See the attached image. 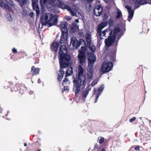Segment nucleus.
<instances>
[{
    "label": "nucleus",
    "instance_id": "nucleus-1",
    "mask_svg": "<svg viewBox=\"0 0 151 151\" xmlns=\"http://www.w3.org/2000/svg\"><path fill=\"white\" fill-rule=\"evenodd\" d=\"M68 50L66 46L62 45L60 47L58 52L60 55L59 61L60 69L58 73V81H61L63 77L65 72L64 68H65L70 65L71 56L67 53Z\"/></svg>",
    "mask_w": 151,
    "mask_h": 151
},
{
    "label": "nucleus",
    "instance_id": "nucleus-2",
    "mask_svg": "<svg viewBox=\"0 0 151 151\" xmlns=\"http://www.w3.org/2000/svg\"><path fill=\"white\" fill-rule=\"evenodd\" d=\"M78 79H74L73 81V91L75 92V96L77 97L78 93L81 89L84 88L86 85V78L83 74L84 69L81 66L79 65L78 67Z\"/></svg>",
    "mask_w": 151,
    "mask_h": 151
},
{
    "label": "nucleus",
    "instance_id": "nucleus-3",
    "mask_svg": "<svg viewBox=\"0 0 151 151\" xmlns=\"http://www.w3.org/2000/svg\"><path fill=\"white\" fill-rule=\"evenodd\" d=\"M57 15L50 13H42L40 21L42 26L47 25L49 27L57 24L58 22Z\"/></svg>",
    "mask_w": 151,
    "mask_h": 151
},
{
    "label": "nucleus",
    "instance_id": "nucleus-4",
    "mask_svg": "<svg viewBox=\"0 0 151 151\" xmlns=\"http://www.w3.org/2000/svg\"><path fill=\"white\" fill-rule=\"evenodd\" d=\"M96 60L95 56L91 53L88 58V67L87 69V76L88 79H91L93 77V65Z\"/></svg>",
    "mask_w": 151,
    "mask_h": 151
},
{
    "label": "nucleus",
    "instance_id": "nucleus-5",
    "mask_svg": "<svg viewBox=\"0 0 151 151\" xmlns=\"http://www.w3.org/2000/svg\"><path fill=\"white\" fill-rule=\"evenodd\" d=\"M62 34L59 41L60 43H63L66 41L68 37L67 24L66 22H62L60 24Z\"/></svg>",
    "mask_w": 151,
    "mask_h": 151
},
{
    "label": "nucleus",
    "instance_id": "nucleus-6",
    "mask_svg": "<svg viewBox=\"0 0 151 151\" xmlns=\"http://www.w3.org/2000/svg\"><path fill=\"white\" fill-rule=\"evenodd\" d=\"M38 139L40 141V143L38 140H37V142H33L29 147H27L28 151H41L40 149H38V145L39 146H40L41 145L40 141L41 140L39 138H38Z\"/></svg>",
    "mask_w": 151,
    "mask_h": 151
},
{
    "label": "nucleus",
    "instance_id": "nucleus-7",
    "mask_svg": "<svg viewBox=\"0 0 151 151\" xmlns=\"http://www.w3.org/2000/svg\"><path fill=\"white\" fill-rule=\"evenodd\" d=\"M109 36H108L107 39H106L105 40L106 45L108 47L111 46L116 39V38L112 36L113 32L112 30H110L109 29Z\"/></svg>",
    "mask_w": 151,
    "mask_h": 151
},
{
    "label": "nucleus",
    "instance_id": "nucleus-8",
    "mask_svg": "<svg viewBox=\"0 0 151 151\" xmlns=\"http://www.w3.org/2000/svg\"><path fill=\"white\" fill-rule=\"evenodd\" d=\"M49 4L48 6V10L51 11L54 9L56 7L59 3H60V1L59 0H48Z\"/></svg>",
    "mask_w": 151,
    "mask_h": 151
},
{
    "label": "nucleus",
    "instance_id": "nucleus-9",
    "mask_svg": "<svg viewBox=\"0 0 151 151\" xmlns=\"http://www.w3.org/2000/svg\"><path fill=\"white\" fill-rule=\"evenodd\" d=\"M86 54L78 53L77 56V60L80 64V65L82 66L86 64Z\"/></svg>",
    "mask_w": 151,
    "mask_h": 151
},
{
    "label": "nucleus",
    "instance_id": "nucleus-10",
    "mask_svg": "<svg viewBox=\"0 0 151 151\" xmlns=\"http://www.w3.org/2000/svg\"><path fill=\"white\" fill-rule=\"evenodd\" d=\"M38 1L36 0L32 1V6L33 9L36 11L37 18L39 17L40 14V8L38 5Z\"/></svg>",
    "mask_w": 151,
    "mask_h": 151
},
{
    "label": "nucleus",
    "instance_id": "nucleus-11",
    "mask_svg": "<svg viewBox=\"0 0 151 151\" xmlns=\"http://www.w3.org/2000/svg\"><path fill=\"white\" fill-rule=\"evenodd\" d=\"M113 65V63L110 62L104 63L102 65V71L105 73L109 71L112 68Z\"/></svg>",
    "mask_w": 151,
    "mask_h": 151
},
{
    "label": "nucleus",
    "instance_id": "nucleus-12",
    "mask_svg": "<svg viewBox=\"0 0 151 151\" xmlns=\"http://www.w3.org/2000/svg\"><path fill=\"white\" fill-rule=\"evenodd\" d=\"M61 44L59 42H56L55 41H54L50 46L51 50L54 54L55 56H56L57 54L58 50L60 45Z\"/></svg>",
    "mask_w": 151,
    "mask_h": 151
},
{
    "label": "nucleus",
    "instance_id": "nucleus-13",
    "mask_svg": "<svg viewBox=\"0 0 151 151\" xmlns=\"http://www.w3.org/2000/svg\"><path fill=\"white\" fill-rule=\"evenodd\" d=\"M103 9L101 4H98L95 7L94 11V14L96 16H99L102 13Z\"/></svg>",
    "mask_w": 151,
    "mask_h": 151
},
{
    "label": "nucleus",
    "instance_id": "nucleus-14",
    "mask_svg": "<svg viewBox=\"0 0 151 151\" xmlns=\"http://www.w3.org/2000/svg\"><path fill=\"white\" fill-rule=\"evenodd\" d=\"M9 2V0H0V7L7 10L8 12H9V6L8 4Z\"/></svg>",
    "mask_w": 151,
    "mask_h": 151
},
{
    "label": "nucleus",
    "instance_id": "nucleus-15",
    "mask_svg": "<svg viewBox=\"0 0 151 151\" xmlns=\"http://www.w3.org/2000/svg\"><path fill=\"white\" fill-rule=\"evenodd\" d=\"M40 72V69L38 68H36L34 66L31 68V73L28 74L27 77L28 78H31L34 75H36Z\"/></svg>",
    "mask_w": 151,
    "mask_h": 151
},
{
    "label": "nucleus",
    "instance_id": "nucleus-16",
    "mask_svg": "<svg viewBox=\"0 0 151 151\" xmlns=\"http://www.w3.org/2000/svg\"><path fill=\"white\" fill-rule=\"evenodd\" d=\"M82 41L83 40H80L79 41L76 39H72L70 41V44H72V45L74 48L77 49L82 44Z\"/></svg>",
    "mask_w": 151,
    "mask_h": 151
},
{
    "label": "nucleus",
    "instance_id": "nucleus-17",
    "mask_svg": "<svg viewBox=\"0 0 151 151\" xmlns=\"http://www.w3.org/2000/svg\"><path fill=\"white\" fill-rule=\"evenodd\" d=\"M125 7L128 10L129 14L128 17V20L129 22H130L133 17L134 14V10H132V8L130 6H126Z\"/></svg>",
    "mask_w": 151,
    "mask_h": 151
},
{
    "label": "nucleus",
    "instance_id": "nucleus-18",
    "mask_svg": "<svg viewBox=\"0 0 151 151\" xmlns=\"http://www.w3.org/2000/svg\"><path fill=\"white\" fill-rule=\"evenodd\" d=\"M90 87V86H88L85 90L81 93L82 100L84 101H85L87 96L88 95L89 91L91 90V88Z\"/></svg>",
    "mask_w": 151,
    "mask_h": 151
},
{
    "label": "nucleus",
    "instance_id": "nucleus-19",
    "mask_svg": "<svg viewBox=\"0 0 151 151\" xmlns=\"http://www.w3.org/2000/svg\"><path fill=\"white\" fill-rule=\"evenodd\" d=\"M57 7L63 9H67L70 12L72 10L71 8L69 6L65 4L64 3L60 1V3H59Z\"/></svg>",
    "mask_w": 151,
    "mask_h": 151
},
{
    "label": "nucleus",
    "instance_id": "nucleus-20",
    "mask_svg": "<svg viewBox=\"0 0 151 151\" xmlns=\"http://www.w3.org/2000/svg\"><path fill=\"white\" fill-rule=\"evenodd\" d=\"M26 90V88L25 87L23 86L22 85L20 84L16 85L13 89H12V91H17L19 90L20 91Z\"/></svg>",
    "mask_w": 151,
    "mask_h": 151
},
{
    "label": "nucleus",
    "instance_id": "nucleus-21",
    "mask_svg": "<svg viewBox=\"0 0 151 151\" xmlns=\"http://www.w3.org/2000/svg\"><path fill=\"white\" fill-rule=\"evenodd\" d=\"M116 50H113L109 53L110 58L112 61H114L116 58Z\"/></svg>",
    "mask_w": 151,
    "mask_h": 151
},
{
    "label": "nucleus",
    "instance_id": "nucleus-22",
    "mask_svg": "<svg viewBox=\"0 0 151 151\" xmlns=\"http://www.w3.org/2000/svg\"><path fill=\"white\" fill-rule=\"evenodd\" d=\"M121 29L120 28L118 27H115L113 29V31L112 34V36L115 38H116V36L117 34L121 31Z\"/></svg>",
    "mask_w": 151,
    "mask_h": 151
},
{
    "label": "nucleus",
    "instance_id": "nucleus-23",
    "mask_svg": "<svg viewBox=\"0 0 151 151\" xmlns=\"http://www.w3.org/2000/svg\"><path fill=\"white\" fill-rule=\"evenodd\" d=\"M73 73V69L72 67H70L68 68L67 71L65 74V77H67V76L71 75Z\"/></svg>",
    "mask_w": 151,
    "mask_h": 151
},
{
    "label": "nucleus",
    "instance_id": "nucleus-24",
    "mask_svg": "<svg viewBox=\"0 0 151 151\" xmlns=\"http://www.w3.org/2000/svg\"><path fill=\"white\" fill-rule=\"evenodd\" d=\"M105 25L103 23H101L99 24L98 26V29L97 30V33H100V34L101 33L102 29L104 27Z\"/></svg>",
    "mask_w": 151,
    "mask_h": 151
},
{
    "label": "nucleus",
    "instance_id": "nucleus-25",
    "mask_svg": "<svg viewBox=\"0 0 151 151\" xmlns=\"http://www.w3.org/2000/svg\"><path fill=\"white\" fill-rule=\"evenodd\" d=\"M70 83V81L68 78L65 77L63 81L62 85L63 86H69Z\"/></svg>",
    "mask_w": 151,
    "mask_h": 151
},
{
    "label": "nucleus",
    "instance_id": "nucleus-26",
    "mask_svg": "<svg viewBox=\"0 0 151 151\" xmlns=\"http://www.w3.org/2000/svg\"><path fill=\"white\" fill-rule=\"evenodd\" d=\"M109 30L107 29L106 30H104L103 32H102L101 31V33L100 34V33H97L99 35L100 38L101 39H103V37L106 34V32H109Z\"/></svg>",
    "mask_w": 151,
    "mask_h": 151
},
{
    "label": "nucleus",
    "instance_id": "nucleus-27",
    "mask_svg": "<svg viewBox=\"0 0 151 151\" xmlns=\"http://www.w3.org/2000/svg\"><path fill=\"white\" fill-rule=\"evenodd\" d=\"M24 53L23 52H19L16 54V58L17 60L20 59L24 57Z\"/></svg>",
    "mask_w": 151,
    "mask_h": 151
},
{
    "label": "nucleus",
    "instance_id": "nucleus-28",
    "mask_svg": "<svg viewBox=\"0 0 151 151\" xmlns=\"http://www.w3.org/2000/svg\"><path fill=\"white\" fill-rule=\"evenodd\" d=\"M87 49L86 47L84 46H82L81 47V49L78 51V53H82L83 54H86L85 52L86 51Z\"/></svg>",
    "mask_w": 151,
    "mask_h": 151
},
{
    "label": "nucleus",
    "instance_id": "nucleus-29",
    "mask_svg": "<svg viewBox=\"0 0 151 151\" xmlns=\"http://www.w3.org/2000/svg\"><path fill=\"white\" fill-rule=\"evenodd\" d=\"M90 50L92 52H94L96 50V47L93 45H88Z\"/></svg>",
    "mask_w": 151,
    "mask_h": 151
},
{
    "label": "nucleus",
    "instance_id": "nucleus-30",
    "mask_svg": "<svg viewBox=\"0 0 151 151\" xmlns=\"http://www.w3.org/2000/svg\"><path fill=\"white\" fill-rule=\"evenodd\" d=\"M139 0H135V1L134 2V3H135L134 5V8L135 9H137L139 8L140 5V2H139Z\"/></svg>",
    "mask_w": 151,
    "mask_h": 151
},
{
    "label": "nucleus",
    "instance_id": "nucleus-31",
    "mask_svg": "<svg viewBox=\"0 0 151 151\" xmlns=\"http://www.w3.org/2000/svg\"><path fill=\"white\" fill-rule=\"evenodd\" d=\"M18 2L20 3L21 6H22L25 4L27 1L26 0H19Z\"/></svg>",
    "mask_w": 151,
    "mask_h": 151
},
{
    "label": "nucleus",
    "instance_id": "nucleus-32",
    "mask_svg": "<svg viewBox=\"0 0 151 151\" xmlns=\"http://www.w3.org/2000/svg\"><path fill=\"white\" fill-rule=\"evenodd\" d=\"M117 15L116 17V18L118 19L122 15V13L120 10H119L117 12Z\"/></svg>",
    "mask_w": 151,
    "mask_h": 151
},
{
    "label": "nucleus",
    "instance_id": "nucleus-33",
    "mask_svg": "<svg viewBox=\"0 0 151 151\" xmlns=\"http://www.w3.org/2000/svg\"><path fill=\"white\" fill-rule=\"evenodd\" d=\"M40 2L41 4L46 5L49 3V1L48 0H40Z\"/></svg>",
    "mask_w": 151,
    "mask_h": 151
},
{
    "label": "nucleus",
    "instance_id": "nucleus-34",
    "mask_svg": "<svg viewBox=\"0 0 151 151\" xmlns=\"http://www.w3.org/2000/svg\"><path fill=\"white\" fill-rule=\"evenodd\" d=\"M108 24L109 25L111 26H112L114 25V22L112 19L110 18L108 20Z\"/></svg>",
    "mask_w": 151,
    "mask_h": 151
},
{
    "label": "nucleus",
    "instance_id": "nucleus-35",
    "mask_svg": "<svg viewBox=\"0 0 151 151\" xmlns=\"http://www.w3.org/2000/svg\"><path fill=\"white\" fill-rule=\"evenodd\" d=\"M104 141V138L103 137H101L99 139V142L100 144H102Z\"/></svg>",
    "mask_w": 151,
    "mask_h": 151
},
{
    "label": "nucleus",
    "instance_id": "nucleus-36",
    "mask_svg": "<svg viewBox=\"0 0 151 151\" xmlns=\"http://www.w3.org/2000/svg\"><path fill=\"white\" fill-rule=\"evenodd\" d=\"M98 81L96 80H94L91 83V85L92 86H95L97 83Z\"/></svg>",
    "mask_w": 151,
    "mask_h": 151
},
{
    "label": "nucleus",
    "instance_id": "nucleus-37",
    "mask_svg": "<svg viewBox=\"0 0 151 151\" xmlns=\"http://www.w3.org/2000/svg\"><path fill=\"white\" fill-rule=\"evenodd\" d=\"M86 41L88 44V45H90L91 43V38L86 39Z\"/></svg>",
    "mask_w": 151,
    "mask_h": 151
},
{
    "label": "nucleus",
    "instance_id": "nucleus-38",
    "mask_svg": "<svg viewBox=\"0 0 151 151\" xmlns=\"http://www.w3.org/2000/svg\"><path fill=\"white\" fill-rule=\"evenodd\" d=\"M16 58V54H14L11 56V59L13 60L14 61L17 60Z\"/></svg>",
    "mask_w": 151,
    "mask_h": 151
},
{
    "label": "nucleus",
    "instance_id": "nucleus-39",
    "mask_svg": "<svg viewBox=\"0 0 151 151\" xmlns=\"http://www.w3.org/2000/svg\"><path fill=\"white\" fill-rule=\"evenodd\" d=\"M104 89V87L103 86H101L99 87V88H98V89L97 90L99 91V92H101V91H102Z\"/></svg>",
    "mask_w": 151,
    "mask_h": 151
},
{
    "label": "nucleus",
    "instance_id": "nucleus-40",
    "mask_svg": "<svg viewBox=\"0 0 151 151\" xmlns=\"http://www.w3.org/2000/svg\"><path fill=\"white\" fill-rule=\"evenodd\" d=\"M9 13H7L5 14V17L6 18V20L9 21Z\"/></svg>",
    "mask_w": 151,
    "mask_h": 151
},
{
    "label": "nucleus",
    "instance_id": "nucleus-41",
    "mask_svg": "<svg viewBox=\"0 0 151 151\" xmlns=\"http://www.w3.org/2000/svg\"><path fill=\"white\" fill-rule=\"evenodd\" d=\"M70 13L72 16H75L76 15V12H74L72 9L70 12Z\"/></svg>",
    "mask_w": 151,
    "mask_h": 151
},
{
    "label": "nucleus",
    "instance_id": "nucleus-42",
    "mask_svg": "<svg viewBox=\"0 0 151 151\" xmlns=\"http://www.w3.org/2000/svg\"><path fill=\"white\" fill-rule=\"evenodd\" d=\"M88 38H91V36L89 33H88L86 35V38L88 39Z\"/></svg>",
    "mask_w": 151,
    "mask_h": 151
},
{
    "label": "nucleus",
    "instance_id": "nucleus-43",
    "mask_svg": "<svg viewBox=\"0 0 151 151\" xmlns=\"http://www.w3.org/2000/svg\"><path fill=\"white\" fill-rule=\"evenodd\" d=\"M140 146L139 145L136 146L134 148V150H136L139 151L140 150Z\"/></svg>",
    "mask_w": 151,
    "mask_h": 151
},
{
    "label": "nucleus",
    "instance_id": "nucleus-44",
    "mask_svg": "<svg viewBox=\"0 0 151 151\" xmlns=\"http://www.w3.org/2000/svg\"><path fill=\"white\" fill-rule=\"evenodd\" d=\"M136 119V118L135 117H133V118H132L131 119H130L129 120V122H133L134 121V120H135Z\"/></svg>",
    "mask_w": 151,
    "mask_h": 151
},
{
    "label": "nucleus",
    "instance_id": "nucleus-45",
    "mask_svg": "<svg viewBox=\"0 0 151 151\" xmlns=\"http://www.w3.org/2000/svg\"><path fill=\"white\" fill-rule=\"evenodd\" d=\"M69 86H64V91H68L69 90V88L68 87Z\"/></svg>",
    "mask_w": 151,
    "mask_h": 151
},
{
    "label": "nucleus",
    "instance_id": "nucleus-46",
    "mask_svg": "<svg viewBox=\"0 0 151 151\" xmlns=\"http://www.w3.org/2000/svg\"><path fill=\"white\" fill-rule=\"evenodd\" d=\"M12 53H16L17 52V50L15 48H13L12 50Z\"/></svg>",
    "mask_w": 151,
    "mask_h": 151
},
{
    "label": "nucleus",
    "instance_id": "nucleus-47",
    "mask_svg": "<svg viewBox=\"0 0 151 151\" xmlns=\"http://www.w3.org/2000/svg\"><path fill=\"white\" fill-rule=\"evenodd\" d=\"M29 16L31 17H33L34 16V13L33 12H31L29 13Z\"/></svg>",
    "mask_w": 151,
    "mask_h": 151
},
{
    "label": "nucleus",
    "instance_id": "nucleus-48",
    "mask_svg": "<svg viewBox=\"0 0 151 151\" xmlns=\"http://www.w3.org/2000/svg\"><path fill=\"white\" fill-rule=\"evenodd\" d=\"M99 95H98L96 96V98L95 99V103H96L97 101H98V97H99Z\"/></svg>",
    "mask_w": 151,
    "mask_h": 151
},
{
    "label": "nucleus",
    "instance_id": "nucleus-49",
    "mask_svg": "<svg viewBox=\"0 0 151 151\" xmlns=\"http://www.w3.org/2000/svg\"><path fill=\"white\" fill-rule=\"evenodd\" d=\"M120 35L118 37L117 39L118 40H119V39L121 37V36L123 35V33H120Z\"/></svg>",
    "mask_w": 151,
    "mask_h": 151
},
{
    "label": "nucleus",
    "instance_id": "nucleus-50",
    "mask_svg": "<svg viewBox=\"0 0 151 151\" xmlns=\"http://www.w3.org/2000/svg\"><path fill=\"white\" fill-rule=\"evenodd\" d=\"M89 3H91L92 2L93 0H87Z\"/></svg>",
    "mask_w": 151,
    "mask_h": 151
},
{
    "label": "nucleus",
    "instance_id": "nucleus-51",
    "mask_svg": "<svg viewBox=\"0 0 151 151\" xmlns=\"http://www.w3.org/2000/svg\"><path fill=\"white\" fill-rule=\"evenodd\" d=\"M101 151H106L105 149L104 148H102L101 150Z\"/></svg>",
    "mask_w": 151,
    "mask_h": 151
},
{
    "label": "nucleus",
    "instance_id": "nucleus-52",
    "mask_svg": "<svg viewBox=\"0 0 151 151\" xmlns=\"http://www.w3.org/2000/svg\"><path fill=\"white\" fill-rule=\"evenodd\" d=\"M97 147H98L97 145H95V147H94V149H95L97 148Z\"/></svg>",
    "mask_w": 151,
    "mask_h": 151
},
{
    "label": "nucleus",
    "instance_id": "nucleus-53",
    "mask_svg": "<svg viewBox=\"0 0 151 151\" xmlns=\"http://www.w3.org/2000/svg\"><path fill=\"white\" fill-rule=\"evenodd\" d=\"M27 144L26 143H24V146L25 147H26L27 146Z\"/></svg>",
    "mask_w": 151,
    "mask_h": 151
},
{
    "label": "nucleus",
    "instance_id": "nucleus-54",
    "mask_svg": "<svg viewBox=\"0 0 151 151\" xmlns=\"http://www.w3.org/2000/svg\"><path fill=\"white\" fill-rule=\"evenodd\" d=\"M10 20L11 19H12V17L11 15L10 14Z\"/></svg>",
    "mask_w": 151,
    "mask_h": 151
},
{
    "label": "nucleus",
    "instance_id": "nucleus-55",
    "mask_svg": "<svg viewBox=\"0 0 151 151\" xmlns=\"http://www.w3.org/2000/svg\"><path fill=\"white\" fill-rule=\"evenodd\" d=\"M83 2H85L86 0H81Z\"/></svg>",
    "mask_w": 151,
    "mask_h": 151
},
{
    "label": "nucleus",
    "instance_id": "nucleus-56",
    "mask_svg": "<svg viewBox=\"0 0 151 151\" xmlns=\"http://www.w3.org/2000/svg\"><path fill=\"white\" fill-rule=\"evenodd\" d=\"M76 21L77 22H78V19H76Z\"/></svg>",
    "mask_w": 151,
    "mask_h": 151
},
{
    "label": "nucleus",
    "instance_id": "nucleus-57",
    "mask_svg": "<svg viewBox=\"0 0 151 151\" xmlns=\"http://www.w3.org/2000/svg\"><path fill=\"white\" fill-rule=\"evenodd\" d=\"M10 12L11 10H12L13 9L12 8H11L10 7Z\"/></svg>",
    "mask_w": 151,
    "mask_h": 151
},
{
    "label": "nucleus",
    "instance_id": "nucleus-58",
    "mask_svg": "<svg viewBox=\"0 0 151 151\" xmlns=\"http://www.w3.org/2000/svg\"><path fill=\"white\" fill-rule=\"evenodd\" d=\"M73 1H76V0H72Z\"/></svg>",
    "mask_w": 151,
    "mask_h": 151
},
{
    "label": "nucleus",
    "instance_id": "nucleus-59",
    "mask_svg": "<svg viewBox=\"0 0 151 151\" xmlns=\"http://www.w3.org/2000/svg\"><path fill=\"white\" fill-rule=\"evenodd\" d=\"M73 27H72L71 29H73Z\"/></svg>",
    "mask_w": 151,
    "mask_h": 151
},
{
    "label": "nucleus",
    "instance_id": "nucleus-60",
    "mask_svg": "<svg viewBox=\"0 0 151 151\" xmlns=\"http://www.w3.org/2000/svg\"><path fill=\"white\" fill-rule=\"evenodd\" d=\"M10 0V2H11V0Z\"/></svg>",
    "mask_w": 151,
    "mask_h": 151
}]
</instances>
